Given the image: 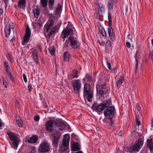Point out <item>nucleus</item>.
Listing matches in <instances>:
<instances>
[{
    "mask_svg": "<svg viewBox=\"0 0 153 153\" xmlns=\"http://www.w3.org/2000/svg\"><path fill=\"white\" fill-rule=\"evenodd\" d=\"M103 114L106 119L108 120L111 126L114 124V121L113 118L115 115V108L114 106H110L104 110Z\"/></svg>",
    "mask_w": 153,
    "mask_h": 153,
    "instance_id": "obj_4",
    "label": "nucleus"
},
{
    "mask_svg": "<svg viewBox=\"0 0 153 153\" xmlns=\"http://www.w3.org/2000/svg\"><path fill=\"white\" fill-rule=\"evenodd\" d=\"M55 125L59 128L60 130H63L66 128V122L63 121H60L58 122H55Z\"/></svg>",
    "mask_w": 153,
    "mask_h": 153,
    "instance_id": "obj_17",
    "label": "nucleus"
},
{
    "mask_svg": "<svg viewBox=\"0 0 153 153\" xmlns=\"http://www.w3.org/2000/svg\"><path fill=\"white\" fill-rule=\"evenodd\" d=\"M117 68L116 67H113L112 69L111 68V70H110L111 72H113L115 70H117Z\"/></svg>",
    "mask_w": 153,
    "mask_h": 153,
    "instance_id": "obj_56",
    "label": "nucleus"
},
{
    "mask_svg": "<svg viewBox=\"0 0 153 153\" xmlns=\"http://www.w3.org/2000/svg\"><path fill=\"white\" fill-rule=\"evenodd\" d=\"M16 122L18 125L19 127H22L23 125V122L21 119H16Z\"/></svg>",
    "mask_w": 153,
    "mask_h": 153,
    "instance_id": "obj_39",
    "label": "nucleus"
},
{
    "mask_svg": "<svg viewBox=\"0 0 153 153\" xmlns=\"http://www.w3.org/2000/svg\"><path fill=\"white\" fill-rule=\"evenodd\" d=\"M62 10V7L60 4H58L57 6L55 8V13L56 15H58L60 14Z\"/></svg>",
    "mask_w": 153,
    "mask_h": 153,
    "instance_id": "obj_22",
    "label": "nucleus"
},
{
    "mask_svg": "<svg viewBox=\"0 0 153 153\" xmlns=\"http://www.w3.org/2000/svg\"><path fill=\"white\" fill-rule=\"evenodd\" d=\"M7 57L10 61L12 62L13 61L12 55L10 53H8L7 55Z\"/></svg>",
    "mask_w": 153,
    "mask_h": 153,
    "instance_id": "obj_41",
    "label": "nucleus"
},
{
    "mask_svg": "<svg viewBox=\"0 0 153 153\" xmlns=\"http://www.w3.org/2000/svg\"><path fill=\"white\" fill-rule=\"evenodd\" d=\"M150 54L152 59L153 58V50L150 52Z\"/></svg>",
    "mask_w": 153,
    "mask_h": 153,
    "instance_id": "obj_59",
    "label": "nucleus"
},
{
    "mask_svg": "<svg viewBox=\"0 0 153 153\" xmlns=\"http://www.w3.org/2000/svg\"><path fill=\"white\" fill-rule=\"evenodd\" d=\"M39 9L38 7H36V8L33 7V13L35 18H37L40 14Z\"/></svg>",
    "mask_w": 153,
    "mask_h": 153,
    "instance_id": "obj_21",
    "label": "nucleus"
},
{
    "mask_svg": "<svg viewBox=\"0 0 153 153\" xmlns=\"http://www.w3.org/2000/svg\"><path fill=\"white\" fill-rule=\"evenodd\" d=\"M107 65L108 68L109 70H111V63L108 62H107Z\"/></svg>",
    "mask_w": 153,
    "mask_h": 153,
    "instance_id": "obj_51",
    "label": "nucleus"
},
{
    "mask_svg": "<svg viewBox=\"0 0 153 153\" xmlns=\"http://www.w3.org/2000/svg\"><path fill=\"white\" fill-rule=\"evenodd\" d=\"M23 77L24 81L26 82H27V79L26 78V75L25 74H23Z\"/></svg>",
    "mask_w": 153,
    "mask_h": 153,
    "instance_id": "obj_52",
    "label": "nucleus"
},
{
    "mask_svg": "<svg viewBox=\"0 0 153 153\" xmlns=\"http://www.w3.org/2000/svg\"><path fill=\"white\" fill-rule=\"evenodd\" d=\"M108 19L109 21V27H111L112 26L111 16L109 11H108Z\"/></svg>",
    "mask_w": 153,
    "mask_h": 153,
    "instance_id": "obj_32",
    "label": "nucleus"
},
{
    "mask_svg": "<svg viewBox=\"0 0 153 153\" xmlns=\"http://www.w3.org/2000/svg\"><path fill=\"white\" fill-rule=\"evenodd\" d=\"M80 44L78 39L73 36H69L65 41L63 46L64 50H67L70 46L74 49L79 48Z\"/></svg>",
    "mask_w": 153,
    "mask_h": 153,
    "instance_id": "obj_1",
    "label": "nucleus"
},
{
    "mask_svg": "<svg viewBox=\"0 0 153 153\" xmlns=\"http://www.w3.org/2000/svg\"><path fill=\"white\" fill-rule=\"evenodd\" d=\"M71 84L74 92L75 93H79L81 87L80 80L79 79L73 80L72 81Z\"/></svg>",
    "mask_w": 153,
    "mask_h": 153,
    "instance_id": "obj_12",
    "label": "nucleus"
},
{
    "mask_svg": "<svg viewBox=\"0 0 153 153\" xmlns=\"http://www.w3.org/2000/svg\"><path fill=\"white\" fill-rule=\"evenodd\" d=\"M3 1L5 3L4 7L6 8L7 7L9 3V0H3Z\"/></svg>",
    "mask_w": 153,
    "mask_h": 153,
    "instance_id": "obj_48",
    "label": "nucleus"
},
{
    "mask_svg": "<svg viewBox=\"0 0 153 153\" xmlns=\"http://www.w3.org/2000/svg\"><path fill=\"white\" fill-rule=\"evenodd\" d=\"M124 81V77L123 76H120L116 82V86L118 87L119 85L122 84Z\"/></svg>",
    "mask_w": 153,
    "mask_h": 153,
    "instance_id": "obj_29",
    "label": "nucleus"
},
{
    "mask_svg": "<svg viewBox=\"0 0 153 153\" xmlns=\"http://www.w3.org/2000/svg\"><path fill=\"white\" fill-rule=\"evenodd\" d=\"M25 35L29 36L31 35L30 29L28 25H27L26 29V32Z\"/></svg>",
    "mask_w": 153,
    "mask_h": 153,
    "instance_id": "obj_34",
    "label": "nucleus"
},
{
    "mask_svg": "<svg viewBox=\"0 0 153 153\" xmlns=\"http://www.w3.org/2000/svg\"><path fill=\"white\" fill-rule=\"evenodd\" d=\"M147 146L149 148L151 151L153 150V142L152 138H150L147 140Z\"/></svg>",
    "mask_w": 153,
    "mask_h": 153,
    "instance_id": "obj_19",
    "label": "nucleus"
},
{
    "mask_svg": "<svg viewBox=\"0 0 153 153\" xmlns=\"http://www.w3.org/2000/svg\"><path fill=\"white\" fill-rule=\"evenodd\" d=\"M60 135H61L59 133L54 134L53 135L52 140L53 145L55 147L57 146H58Z\"/></svg>",
    "mask_w": 153,
    "mask_h": 153,
    "instance_id": "obj_14",
    "label": "nucleus"
},
{
    "mask_svg": "<svg viewBox=\"0 0 153 153\" xmlns=\"http://www.w3.org/2000/svg\"><path fill=\"white\" fill-rule=\"evenodd\" d=\"M48 50L51 55H53L54 54L55 48L54 47H49Z\"/></svg>",
    "mask_w": 153,
    "mask_h": 153,
    "instance_id": "obj_38",
    "label": "nucleus"
},
{
    "mask_svg": "<svg viewBox=\"0 0 153 153\" xmlns=\"http://www.w3.org/2000/svg\"><path fill=\"white\" fill-rule=\"evenodd\" d=\"M106 49L108 51H111L112 48L111 42L110 40H108L105 44Z\"/></svg>",
    "mask_w": 153,
    "mask_h": 153,
    "instance_id": "obj_25",
    "label": "nucleus"
},
{
    "mask_svg": "<svg viewBox=\"0 0 153 153\" xmlns=\"http://www.w3.org/2000/svg\"><path fill=\"white\" fill-rule=\"evenodd\" d=\"M39 115H36L34 117V120L36 122H37L39 119Z\"/></svg>",
    "mask_w": 153,
    "mask_h": 153,
    "instance_id": "obj_49",
    "label": "nucleus"
},
{
    "mask_svg": "<svg viewBox=\"0 0 153 153\" xmlns=\"http://www.w3.org/2000/svg\"><path fill=\"white\" fill-rule=\"evenodd\" d=\"M7 134L8 135L10 139L12 141V143L14 146L13 147L17 149L20 141L19 138L15 134L10 131L7 132Z\"/></svg>",
    "mask_w": 153,
    "mask_h": 153,
    "instance_id": "obj_8",
    "label": "nucleus"
},
{
    "mask_svg": "<svg viewBox=\"0 0 153 153\" xmlns=\"http://www.w3.org/2000/svg\"><path fill=\"white\" fill-rule=\"evenodd\" d=\"M136 122L137 125L138 126H139L140 125V121L139 120L138 117L137 116H136Z\"/></svg>",
    "mask_w": 153,
    "mask_h": 153,
    "instance_id": "obj_43",
    "label": "nucleus"
},
{
    "mask_svg": "<svg viewBox=\"0 0 153 153\" xmlns=\"http://www.w3.org/2000/svg\"><path fill=\"white\" fill-rule=\"evenodd\" d=\"M85 78H87L88 81L90 82H94L92 77L88 74H86Z\"/></svg>",
    "mask_w": 153,
    "mask_h": 153,
    "instance_id": "obj_36",
    "label": "nucleus"
},
{
    "mask_svg": "<svg viewBox=\"0 0 153 153\" xmlns=\"http://www.w3.org/2000/svg\"><path fill=\"white\" fill-rule=\"evenodd\" d=\"M56 121L53 120H50L47 121L45 124V126L46 130L49 132H52L53 130V125H55Z\"/></svg>",
    "mask_w": 153,
    "mask_h": 153,
    "instance_id": "obj_13",
    "label": "nucleus"
},
{
    "mask_svg": "<svg viewBox=\"0 0 153 153\" xmlns=\"http://www.w3.org/2000/svg\"><path fill=\"white\" fill-rule=\"evenodd\" d=\"M71 139L73 140L76 139V141H78V137L73 133L71 134Z\"/></svg>",
    "mask_w": 153,
    "mask_h": 153,
    "instance_id": "obj_42",
    "label": "nucleus"
},
{
    "mask_svg": "<svg viewBox=\"0 0 153 153\" xmlns=\"http://www.w3.org/2000/svg\"><path fill=\"white\" fill-rule=\"evenodd\" d=\"M136 64H135V69H136V71L137 69V66H138V60L136 58Z\"/></svg>",
    "mask_w": 153,
    "mask_h": 153,
    "instance_id": "obj_53",
    "label": "nucleus"
},
{
    "mask_svg": "<svg viewBox=\"0 0 153 153\" xmlns=\"http://www.w3.org/2000/svg\"><path fill=\"white\" fill-rule=\"evenodd\" d=\"M26 6V0H19L18 2V7L20 8H24Z\"/></svg>",
    "mask_w": 153,
    "mask_h": 153,
    "instance_id": "obj_20",
    "label": "nucleus"
},
{
    "mask_svg": "<svg viewBox=\"0 0 153 153\" xmlns=\"http://www.w3.org/2000/svg\"><path fill=\"white\" fill-rule=\"evenodd\" d=\"M71 153H83V152L81 151H79L77 152H72Z\"/></svg>",
    "mask_w": 153,
    "mask_h": 153,
    "instance_id": "obj_62",
    "label": "nucleus"
},
{
    "mask_svg": "<svg viewBox=\"0 0 153 153\" xmlns=\"http://www.w3.org/2000/svg\"><path fill=\"white\" fill-rule=\"evenodd\" d=\"M32 56L34 57L33 59L39 60V57L36 51L32 52Z\"/></svg>",
    "mask_w": 153,
    "mask_h": 153,
    "instance_id": "obj_33",
    "label": "nucleus"
},
{
    "mask_svg": "<svg viewBox=\"0 0 153 153\" xmlns=\"http://www.w3.org/2000/svg\"><path fill=\"white\" fill-rule=\"evenodd\" d=\"M126 46L128 48H130L131 47V44L130 42H126Z\"/></svg>",
    "mask_w": 153,
    "mask_h": 153,
    "instance_id": "obj_54",
    "label": "nucleus"
},
{
    "mask_svg": "<svg viewBox=\"0 0 153 153\" xmlns=\"http://www.w3.org/2000/svg\"><path fill=\"white\" fill-rule=\"evenodd\" d=\"M10 25H8V28H5L4 30L5 31V36L7 38L9 36L10 33Z\"/></svg>",
    "mask_w": 153,
    "mask_h": 153,
    "instance_id": "obj_27",
    "label": "nucleus"
},
{
    "mask_svg": "<svg viewBox=\"0 0 153 153\" xmlns=\"http://www.w3.org/2000/svg\"><path fill=\"white\" fill-rule=\"evenodd\" d=\"M74 34L72 29L68 26L63 30L62 32V35H63L62 38L64 41L66 38L68 37L69 36H72Z\"/></svg>",
    "mask_w": 153,
    "mask_h": 153,
    "instance_id": "obj_11",
    "label": "nucleus"
},
{
    "mask_svg": "<svg viewBox=\"0 0 153 153\" xmlns=\"http://www.w3.org/2000/svg\"><path fill=\"white\" fill-rule=\"evenodd\" d=\"M128 9V7L127 6L126 7H125V10L126 12H127Z\"/></svg>",
    "mask_w": 153,
    "mask_h": 153,
    "instance_id": "obj_63",
    "label": "nucleus"
},
{
    "mask_svg": "<svg viewBox=\"0 0 153 153\" xmlns=\"http://www.w3.org/2000/svg\"><path fill=\"white\" fill-rule=\"evenodd\" d=\"M50 149L49 143L47 142H43L40 145L38 148V151L41 153H46L49 152Z\"/></svg>",
    "mask_w": 153,
    "mask_h": 153,
    "instance_id": "obj_10",
    "label": "nucleus"
},
{
    "mask_svg": "<svg viewBox=\"0 0 153 153\" xmlns=\"http://www.w3.org/2000/svg\"><path fill=\"white\" fill-rule=\"evenodd\" d=\"M78 77V71H76L75 72L74 74L72 75V78H76Z\"/></svg>",
    "mask_w": 153,
    "mask_h": 153,
    "instance_id": "obj_46",
    "label": "nucleus"
},
{
    "mask_svg": "<svg viewBox=\"0 0 153 153\" xmlns=\"http://www.w3.org/2000/svg\"><path fill=\"white\" fill-rule=\"evenodd\" d=\"M114 0H108L107 3V7L108 10H111L113 9Z\"/></svg>",
    "mask_w": 153,
    "mask_h": 153,
    "instance_id": "obj_28",
    "label": "nucleus"
},
{
    "mask_svg": "<svg viewBox=\"0 0 153 153\" xmlns=\"http://www.w3.org/2000/svg\"><path fill=\"white\" fill-rule=\"evenodd\" d=\"M15 37H13L12 39H11L10 40V42H13L15 40Z\"/></svg>",
    "mask_w": 153,
    "mask_h": 153,
    "instance_id": "obj_60",
    "label": "nucleus"
},
{
    "mask_svg": "<svg viewBox=\"0 0 153 153\" xmlns=\"http://www.w3.org/2000/svg\"><path fill=\"white\" fill-rule=\"evenodd\" d=\"M98 6L100 7V8H99L98 7H97V8H98V12L97 13V14L98 15V14L99 15L100 14V13H102V10L100 6V5L98 4Z\"/></svg>",
    "mask_w": 153,
    "mask_h": 153,
    "instance_id": "obj_47",
    "label": "nucleus"
},
{
    "mask_svg": "<svg viewBox=\"0 0 153 153\" xmlns=\"http://www.w3.org/2000/svg\"><path fill=\"white\" fill-rule=\"evenodd\" d=\"M4 66L6 72H8L9 71V66L8 65V63L7 61L4 62Z\"/></svg>",
    "mask_w": 153,
    "mask_h": 153,
    "instance_id": "obj_35",
    "label": "nucleus"
},
{
    "mask_svg": "<svg viewBox=\"0 0 153 153\" xmlns=\"http://www.w3.org/2000/svg\"><path fill=\"white\" fill-rule=\"evenodd\" d=\"M15 106L17 108H19L20 106V104L18 100H16L15 101Z\"/></svg>",
    "mask_w": 153,
    "mask_h": 153,
    "instance_id": "obj_50",
    "label": "nucleus"
},
{
    "mask_svg": "<svg viewBox=\"0 0 153 153\" xmlns=\"http://www.w3.org/2000/svg\"><path fill=\"white\" fill-rule=\"evenodd\" d=\"M128 38L130 40L132 41V37L131 36L130 34H128Z\"/></svg>",
    "mask_w": 153,
    "mask_h": 153,
    "instance_id": "obj_57",
    "label": "nucleus"
},
{
    "mask_svg": "<svg viewBox=\"0 0 153 153\" xmlns=\"http://www.w3.org/2000/svg\"><path fill=\"white\" fill-rule=\"evenodd\" d=\"M91 86L90 84L86 83L84 85V87L83 96L86 97L88 102L92 101L93 97V91L91 90Z\"/></svg>",
    "mask_w": 153,
    "mask_h": 153,
    "instance_id": "obj_6",
    "label": "nucleus"
},
{
    "mask_svg": "<svg viewBox=\"0 0 153 153\" xmlns=\"http://www.w3.org/2000/svg\"><path fill=\"white\" fill-rule=\"evenodd\" d=\"M32 25L34 29H35L36 28V25L39 27H41L42 26V22L40 19L38 20L36 22V21L35 22H32Z\"/></svg>",
    "mask_w": 153,
    "mask_h": 153,
    "instance_id": "obj_18",
    "label": "nucleus"
},
{
    "mask_svg": "<svg viewBox=\"0 0 153 153\" xmlns=\"http://www.w3.org/2000/svg\"><path fill=\"white\" fill-rule=\"evenodd\" d=\"M40 1L42 7L44 8H46L48 5V0H41Z\"/></svg>",
    "mask_w": 153,
    "mask_h": 153,
    "instance_id": "obj_37",
    "label": "nucleus"
},
{
    "mask_svg": "<svg viewBox=\"0 0 153 153\" xmlns=\"http://www.w3.org/2000/svg\"><path fill=\"white\" fill-rule=\"evenodd\" d=\"M108 34L109 37L110 39L112 41H114L115 39V33H114L113 30L112 28L111 27H108Z\"/></svg>",
    "mask_w": 153,
    "mask_h": 153,
    "instance_id": "obj_16",
    "label": "nucleus"
},
{
    "mask_svg": "<svg viewBox=\"0 0 153 153\" xmlns=\"http://www.w3.org/2000/svg\"><path fill=\"white\" fill-rule=\"evenodd\" d=\"M70 139V137L68 134H65L64 135L62 144H60L59 149V151L61 153H68L69 152L67 150L69 146Z\"/></svg>",
    "mask_w": 153,
    "mask_h": 153,
    "instance_id": "obj_5",
    "label": "nucleus"
},
{
    "mask_svg": "<svg viewBox=\"0 0 153 153\" xmlns=\"http://www.w3.org/2000/svg\"><path fill=\"white\" fill-rule=\"evenodd\" d=\"M38 140V137L36 135H33L27 140V142L29 143H34L37 141Z\"/></svg>",
    "mask_w": 153,
    "mask_h": 153,
    "instance_id": "obj_23",
    "label": "nucleus"
},
{
    "mask_svg": "<svg viewBox=\"0 0 153 153\" xmlns=\"http://www.w3.org/2000/svg\"><path fill=\"white\" fill-rule=\"evenodd\" d=\"M143 143V141L141 138H139L135 142V144L130 147L131 151L134 152H138L142 146Z\"/></svg>",
    "mask_w": 153,
    "mask_h": 153,
    "instance_id": "obj_9",
    "label": "nucleus"
},
{
    "mask_svg": "<svg viewBox=\"0 0 153 153\" xmlns=\"http://www.w3.org/2000/svg\"><path fill=\"white\" fill-rule=\"evenodd\" d=\"M72 143L71 145V150L73 152L79 151L80 149V144L79 142L71 141Z\"/></svg>",
    "mask_w": 153,
    "mask_h": 153,
    "instance_id": "obj_15",
    "label": "nucleus"
},
{
    "mask_svg": "<svg viewBox=\"0 0 153 153\" xmlns=\"http://www.w3.org/2000/svg\"><path fill=\"white\" fill-rule=\"evenodd\" d=\"M2 78H3V84L5 86V87H7V82L6 80H4V78L3 76H2Z\"/></svg>",
    "mask_w": 153,
    "mask_h": 153,
    "instance_id": "obj_44",
    "label": "nucleus"
},
{
    "mask_svg": "<svg viewBox=\"0 0 153 153\" xmlns=\"http://www.w3.org/2000/svg\"><path fill=\"white\" fill-rule=\"evenodd\" d=\"M97 92L99 97V99L100 100H103L105 99V97L108 96L106 95L108 91V87L106 83L102 85H96Z\"/></svg>",
    "mask_w": 153,
    "mask_h": 153,
    "instance_id": "obj_3",
    "label": "nucleus"
},
{
    "mask_svg": "<svg viewBox=\"0 0 153 153\" xmlns=\"http://www.w3.org/2000/svg\"><path fill=\"white\" fill-rule=\"evenodd\" d=\"M63 56L64 61H68L70 57V53L67 51L64 52L63 54Z\"/></svg>",
    "mask_w": 153,
    "mask_h": 153,
    "instance_id": "obj_24",
    "label": "nucleus"
},
{
    "mask_svg": "<svg viewBox=\"0 0 153 153\" xmlns=\"http://www.w3.org/2000/svg\"><path fill=\"white\" fill-rule=\"evenodd\" d=\"M6 73L7 75L9 76L10 79L12 80V81L13 82H14L15 80L12 73L10 72V71H8V72H6Z\"/></svg>",
    "mask_w": 153,
    "mask_h": 153,
    "instance_id": "obj_40",
    "label": "nucleus"
},
{
    "mask_svg": "<svg viewBox=\"0 0 153 153\" xmlns=\"http://www.w3.org/2000/svg\"><path fill=\"white\" fill-rule=\"evenodd\" d=\"M54 24V20L53 19H52L50 20L49 24L46 25V32H48L47 35V37L48 38L57 32L56 26L52 27Z\"/></svg>",
    "mask_w": 153,
    "mask_h": 153,
    "instance_id": "obj_7",
    "label": "nucleus"
},
{
    "mask_svg": "<svg viewBox=\"0 0 153 153\" xmlns=\"http://www.w3.org/2000/svg\"><path fill=\"white\" fill-rule=\"evenodd\" d=\"M112 105L111 100V97L108 99L103 101L102 103L97 105L94 103L91 106V108L97 112L99 115L102 113V111L105 109L110 106Z\"/></svg>",
    "mask_w": 153,
    "mask_h": 153,
    "instance_id": "obj_2",
    "label": "nucleus"
},
{
    "mask_svg": "<svg viewBox=\"0 0 153 153\" xmlns=\"http://www.w3.org/2000/svg\"><path fill=\"white\" fill-rule=\"evenodd\" d=\"M54 0H49L48 7L50 10H52L53 8Z\"/></svg>",
    "mask_w": 153,
    "mask_h": 153,
    "instance_id": "obj_30",
    "label": "nucleus"
},
{
    "mask_svg": "<svg viewBox=\"0 0 153 153\" xmlns=\"http://www.w3.org/2000/svg\"><path fill=\"white\" fill-rule=\"evenodd\" d=\"M98 28L100 34L104 37H106L107 34L104 28L102 26H100Z\"/></svg>",
    "mask_w": 153,
    "mask_h": 153,
    "instance_id": "obj_26",
    "label": "nucleus"
},
{
    "mask_svg": "<svg viewBox=\"0 0 153 153\" xmlns=\"http://www.w3.org/2000/svg\"><path fill=\"white\" fill-rule=\"evenodd\" d=\"M98 41L100 45L101 46H103L104 44V42L103 41L100 42L99 40H98Z\"/></svg>",
    "mask_w": 153,
    "mask_h": 153,
    "instance_id": "obj_58",
    "label": "nucleus"
},
{
    "mask_svg": "<svg viewBox=\"0 0 153 153\" xmlns=\"http://www.w3.org/2000/svg\"><path fill=\"white\" fill-rule=\"evenodd\" d=\"M28 88L29 89V92H30L32 89V87L30 85H29L27 86Z\"/></svg>",
    "mask_w": 153,
    "mask_h": 153,
    "instance_id": "obj_55",
    "label": "nucleus"
},
{
    "mask_svg": "<svg viewBox=\"0 0 153 153\" xmlns=\"http://www.w3.org/2000/svg\"><path fill=\"white\" fill-rule=\"evenodd\" d=\"M36 148L35 146H32L30 148V151L29 153H34L36 152Z\"/></svg>",
    "mask_w": 153,
    "mask_h": 153,
    "instance_id": "obj_45",
    "label": "nucleus"
},
{
    "mask_svg": "<svg viewBox=\"0 0 153 153\" xmlns=\"http://www.w3.org/2000/svg\"><path fill=\"white\" fill-rule=\"evenodd\" d=\"M30 36L25 35L24 37V42H22L23 45H25V43H27L29 40Z\"/></svg>",
    "mask_w": 153,
    "mask_h": 153,
    "instance_id": "obj_31",
    "label": "nucleus"
},
{
    "mask_svg": "<svg viewBox=\"0 0 153 153\" xmlns=\"http://www.w3.org/2000/svg\"><path fill=\"white\" fill-rule=\"evenodd\" d=\"M137 108L138 111H140L141 110V108L139 107V105H138L137 106Z\"/></svg>",
    "mask_w": 153,
    "mask_h": 153,
    "instance_id": "obj_61",
    "label": "nucleus"
},
{
    "mask_svg": "<svg viewBox=\"0 0 153 153\" xmlns=\"http://www.w3.org/2000/svg\"><path fill=\"white\" fill-rule=\"evenodd\" d=\"M151 126H152V127H153V118L152 119V122L151 123Z\"/></svg>",
    "mask_w": 153,
    "mask_h": 153,
    "instance_id": "obj_64",
    "label": "nucleus"
}]
</instances>
